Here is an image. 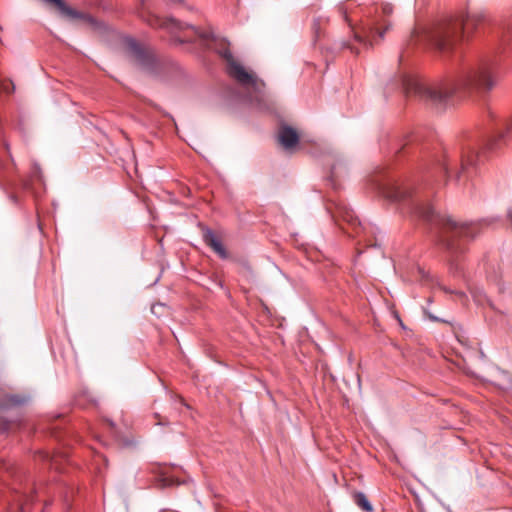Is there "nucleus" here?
Instances as JSON below:
<instances>
[{
  "label": "nucleus",
  "mask_w": 512,
  "mask_h": 512,
  "mask_svg": "<svg viewBox=\"0 0 512 512\" xmlns=\"http://www.w3.org/2000/svg\"><path fill=\"white\" fill-rule=\"evenodd\" d=\"M505 132L497 130L487 132L485 135H471L453 154H443L435 162L447 177L454 176L457 181L471 177L482 162L486 151L497 149L505 133L512 130V119L503 124Z\"/></svg>",
  "instance_id": "obj_2"
},
{
  "label": "nucleus",
  "mask_w": 512,
  "mask_h": 512,
  "mask_svg": "<svg viewBox=\"0 0 512 512\" xmlns=\"http://www.w3.org/2000/svg\"><path fill=\"white\" fill-rule=\"evenodd\" d=\"M389 28V21L375 18L366 26L365 35L362 36L355 33L354 40L365 48L372 47L374 43H378V39H383L385 32L388 31Z\"/></svg>",
  "instance_id": "obj_6"
},
{
  "label": "nucleus",
  "mask_w": 512,
  "mask_h": 512,
  "mask_svg": "<svg viewBox=\"0 0 512 512\" xmlns=\"http://www.w3.org/2000/svg\"><path fill=\"white\" fill-rule=\"evenodd\" d=\"M162 481L163 486H171L174 484V480L172 478H164Z\"/></svg>",
  "instance_id": "obj_20"
},
{
  "label": "nucleus",
  "mask_w": 512,
  "mask_h": 512,
  "mask_svg": "<svg viewBox=\"0 0 512 512\" xmlns=\"http://www.w3.org/2000/svg\"><path fill=\"white\" fill-rule=\"evenodd\" d=\"M3 409V405L0 403V410Z\"/></svg>",
  "instance_id": "obj_32"
},
{
  "label": "nucleus",
  "mask_w": 512,
  "mask_h": 512,
  "mask_svg": "<svg viewBox=\"0 0 512 512\" xmlns=\"http://www.w3.org/2000/svg\"><path fill=\"white\" fill-rule=\"evenodd\" d=\"M473 294V298L475 301H477L478 303L480 304H483L484 301L486 300V295L482 293V291H474L472 292Z\"/></svg>",
  "instance_id": "obj_17"
},
{
  "label": "nucleus",
  "mask_w": 512,
  "mask_h": 512,
  "mask_svg": "<svg viewBox=\"0 0 512 512\" xmlns=\"http://www.w3.org/2000/svg\"><path fill=\"white\" fill-rule=\"evenodd\" d=\"M44 1L49 4L54 5L59 10V12L64 16L74 18V19L83 18V19L87 20L89 23L94 24V20L91 16L83 15V14L77 12L76 10L68 7L63 0H44Z\"/></svg>",
  "instance_id": "obj_12"
},
{
  "label": "nucleus",
  "mask_w": 512,
  "mask_h": 512,
  "mask_svg": "<svg viewBox=\"0 0 512 512\" xmlns=\"http://www.w3.org/2000/svg\"><path fill=\"white\" fill-rule=\"evenodd\" d=\"M199 36L205 40H208L210 38V34H199Z\"/></svg>",
  "instance_id": "obj_26"
},
{
  "label": "nucleus",
  "mask_w": 512,
  "mask_h": 512,
  "mask_svg": "<svg viewBox=\"0 0 512 512\" xmlns=\"http://www.w3.org/2000/svg\"><path fill=\"white\" fill-rule=\"evenodd\" d=\"M278 140L285 149H291L298 144L299 136L293 128L282 126L278 133Z\"/></svg>",
  "instance_id": "obj_11"
},
{
  "label": "nucleus",
  "mask_w": 512,
  "mask_h": 512,
  "mask_svg": "<svg viewBox=\"0 0 512 512\" xmlns=\"http://www.w3.org/2000/svg\"><path fill=\"white\" fill-rule=\"evenodd\" d=\"M126 44L137 65L146 71H152L155 65L154 55L132 38L127 39Z\"/></svg>",
  "instance_id": "obj_8"
},
{
  "label": "nucleus",
  "mask_w": 512,
  "mask_h": 512,
  "mask_svg": "<svg viewBox=\"0 0 512 512\" xmlns=\"http://www.w3.org/2000/svg\"><path fill=\"white\" fill-rule=\"evenodd\" d=\"M217 52L227 61L228 74L248 90L247 100L262 108V102L265 98L263 92L264 83L258 81L254 75L248 73L242 65L235 61L225 41H221Z\"/></svg>",
  "instance_id": "obj_5"
},
{
  "label": "nucleus",
  "mask_w": 512,
  "mask_h": 512,
  "mask_svg": "<svg viewBox=\"0 0 512 512\" xmlns=\"http://www.w3.org/2000/svg\"><path fill=\"white\" fill-rule=\"evenodd\" d=\"M355 504L366 512H372L373 507L363 492H356L353 495Z\"/></svg>",
  "instance_id": "obj_14"
},
{
  "label": "nucleus",
  "mask_w": 512,
  "mask_h": 512,
  "mask_svg": "<svg viewBox=\"0 0 512 512\" xmlns=\"http://www.w3.org/2000/svg\"><path fill=\"white\" fill-rule=\"evenodd\" d=\"M203 240L207 246H209L221 259L228 258V252L222 244L221 240L210 228H206L203 231Z\"/></svg>",
  "instance_id": "obj_10"
},
{
  "label": "nucleus",
  "mask_w": 512,
  "mask_h": 512,
  "mask_svg": "<svg viewBox=\"0 0 512 512\" xmlns=\"http://www.w3.org/2000/svg\"><path fill=\"white\" fill-rule=\"evenodd\" d=\"M341 13L343 14L344 19H345L347 22H349L346 11H345V10H343V9H341Z\"/></svg>",
  "instance_id": "obj_27"
},
{
  "label": "nucleus",
  "mask_w": 512,
  "mask_h": 512,
  "mask_svg": "<svg viewBox=\"0 0 512 512\" xmlns=\"http://www.w3.org/2000/svg\"><path fill=\"white\" fill-rule=\"evenodd\" d=\"M507 217H508V219H509V220L511 221V223H512V207H511V208H509V210H508V212H507Z\"/></svg>",
  "instance_id": "obj_25"
},
{
  "label": "nucleus",
  "mask_w": 512,
  "mask_h": 512,
  "mask_svg": "<svg viewBox=\"0 0 512 512\" xmlns=\"http://www.w3.org/2000/svg\"><path fill=\"white\" fill-rule=\"evenodd\" d=\"M456 294L461 296V297L464 296V294L462 292H457Z\"/></svg>",
  "instance_id": "obj_31"
},
{
  "label": "nucleus",
  "mask_w": 512,
  "mask_h": 512,
  "mask_svg": "<svg viewBox=\"0 0 512 512\" xmlns=\"http://www.w3.org/2000/svg\"><path fill=\"white\" fill-rule=\"evenodd\" d=\"M412 207L416 215L436 226L438 241L451 256L463 253L466 242L479 233L480 226L485 222L459 223L450 216L436 213L430 205L421 204L417 200H412Z\"/></svg>",
  "instance_id": "obj_4"
},
{
  "label": "nucleus",
  "mask_w": 512,
  "mask_h": 512,
  "mask_svg": "<svg viewBox=\"0 0 512 512\" xmlns=\"http://www.w3.org/2000/svg\"><path fill=\"white\" fill-rule=\"evenodd\" d=\"M499 292H500V293H504V292H505V287H504V285H500V286H499Z\"/></svg>",
  "instance_id": "obj_29"
},
{
  "label": "nucleus",
  "mask_w": 512,
  "mask_h": 512,
  "mask_svg": "<svg viewBox=\"0 0 512 512\" xmlns=\"http://www.w3.org/2000/svg\"><path fill=\"white\" fill-rule=\"evenodd\" d=\"M486 20L483 11H468L465 16L451 18L444 23L430 28L415 30L408 45L431 47L440 52H448L459 43L464 35L477 30Z\"/></svg>",
  "instance_id": "obj_3"
},
{
  "label": "nucleus",
  "mask_w": 512,
  "mask_h": 512,
  "mask_svg": "<svg viewBox=\"0 0 512 512\" xmlns=\"http://www.w3.org/2000/svg\"><path fill=\"white\" fill-rule=\"evenodd\" d=\"M10 402L12 404H22L23 400L20 399L19 397L13 396V397H11Z\"/></svg>",
  "instance_id": "obj_21"
},
{
  "label": "nucleus",
  "mask_w": 512,
  "mask_h": 512,
  "mask_svg": "<svg viewBox=\"0 0 512 512\" xmlns=\"http://www.w3.org/2000/svg\"><path fill=\"white\" fill-rule=\"evenodd\" d=\"M343 46L350 49L352 53L359 54V50L354 45L343 43Z\"/></svg>",
  "instance_id": "obj_18"
},
{
  "label": "nucleus",
  "mask_w": 512,
  "mask_h": 512,
  "mask_svg": "<svg viewBox=\"0 0 512 512\" xmlns=\"http://www.w3.org/2000/svg\"><path fill=\"white\" fill-rule=\"evenodd\" d=\"M488 117H489L491 120H494V119L496 118L495 113H494L491 109H489V110H488Z\"/></svg>",
  "instance_id": "obj_22"
},
{
  "label": "nucleus",
  "mask_w": 512,
  "mask_h": 512,
  "mask_svg": "<svg viewBox=\"0 0 512 512\" xmlns=\"http://www.w3.org/2000/svg\"><path fill=\"white\" fill-rule=\"evenodd\" d=\"M171 2H176V0H170ZM177 2L182 3L183 0H177Z\"/></svg>",
  "instance_id": "obj_30"
},
{
  "label": "nucleus",
  "mask_w": 512,
  "mask_h": 512,
  "mask_svg": "<svg viewBox=\"0 0 512 512\" xmlns=\"http://www.w3.org/2000/svg\"><path fill=\"white\" fill-rule=\"evenodd\" d=\"M40 455H41L42 459L45 461H54V458L52 456H50V454L47 452H41Z\"/></svg>",
  "instance_id": "obj_19"
},
{
  "label": "nucleus",
  "mask_w": 512,
  "mask_h": 512,
  "mask_svg": "<svg viewBox=\"0 0 512 512\" xmlns=\"http://www.w3.org/2000/svg\"><path fill=\"white\" fill-rule=\"evenodd\" d=\"M393 12V6L389 3L382 4L381 13L383 16H389Z\"/></svg>",
  "instance_id": "obj_16"
},
{
  "label": "nucleus",
  "mask_w": 512,
  "mask_h": 512,
  "mask_svg": "<svg viewBox=\"0 0 512 512\" xmlns=\"http://www.w3.org/2000/svg\"><path fill=\"white\" fill-rule=\"evenodd\" d=\"M416 272H417V277H418L417 279L421 282V284H423V285L433 284L434 280L430 276L429 272H426L421 267H417Z\"/></svg>",
  "instance_id": "obj_15"
},
{
  "label": "nucleus",
  "mask_w": 512,
  "mask_h": 512,
  "mask_svg": "<svg viewBox=\"0 0 512 512\" xmlns=\"http://www.w3.org/2000/svg\"><path fill=\"white\" fill-rule=\"evenodd\" d=\"M500 76L498 61L487 58L474 66L464 68L452 81L429 86L413 76L403 75L401 86L407 95L418 96L436 105H447L452 102L453 97L460 96L472 88L491 90Z\"/></svg>",
  "instance_id": "obj_1"
},
{
  "label": "nucleus",
  "mask_w": 512,
  "mask_h": 512,
  "mask_svg": "<svg viewBox=\"0 0 512 512\" xmlns=\"http://www.w3.org/2000/svg\"><path fill=\"white\" fill-rule=\"evenodd\" d=\"M336 213L339 217H341L344 221L348 222L355 228L360 226V222L358 221L354 211L347 207L343 203H339L336 205Z\"/></svg>",
  "instance_id": "obj_13"
},
{
  "label": "nucleus",
  "mask_w": 512,
  "mask_h": 512,
  "mask_svg": "<svg viewBox=\"0 0 512 512\" xmlns=\"http://www.w3.org/2000/svg\"><path fill=\"white\" fill-rule=\"evenodd\" d=\"M0 431H1L2 433L6 432V431H7V425H6V424H4L3 426H1Z\"/></svg>",
  "instance_id": "obj_28"
},
{
  "label": "nucleus",
  "mask_w": 512,
  "mask_h": 512,
  "mask_svg": "<svg viewBox=\"0 0 512 512\" xmlns=\"http://www.w3.org/2000/svg\"><path fill=\"white\" fill-rule=\"evenodd\" d=\"M142 17L148 23V25H150L151 27H162V28L168 29L171 32L183 31L185 29H190L195 34H197V35L199 34L198 29L196 27L186 24V23H183L181 21H178L174 18L162 19L159 16L152 14L150 12L147 13L146 16L143 15Z\"/></svg>",
  "instance_id": "obj_9"
},
{
  "label": "nucleus",
  "mask_w": 512,
  "mask_h": 512,
  "mask_svg": "<svg viewBox=\"0 0 512 512\" xmlns=\"http://www.w3.org/2000/svg\"><path fill=\"white\" fill-rule=\"evenodd\" d=\"M426 314L429 317V319H431L432 321H441L438 317H436L430 313H426Z\"/></svg>",
  "instance_id": "obj_23"
},
{
  "label": "nucleus",
  "mask_w": 512,
  "mask_h": 512,
  "mask_svg": "<svg viewBox=\"0 0 512 512\" xmlns=\"http://www.w3.org/2000/svg\"><path fill=\"white\" fill-rule=\"evenodd\" d=\"M373 181L378 192L392 201L401 202L412 198L413 191L406 186L391 180L374 179Z\"/></svg>",
  "instance_id": "obj_7"
},
{
  "label": "nucleus",
  "mask_w": 512,
  "mask_h": 512,
  "mask_svg": "<svg viewBox=\"0 0 512 512\" xmlns=\"http://www.w3.org/2000/svg\"><path fill=\"white\" fill-rule=\"evenodd\" d=\"M436 284L446 293H452L453 291L449 290L448 288H446L445 286H441L438 282H436Z\"/></svg>",
  "instance_id": "obj_24"
}]
</instances>
